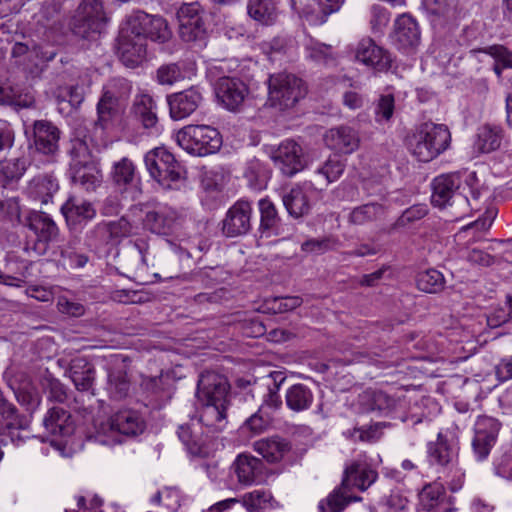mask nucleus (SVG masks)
Returning a JSON list of instances; mask_svg holds the SVG:
<instances>
[{"label":"nucleus","mask_w":512,"mask_h":512,"mask_svg":"<svg viewBox=\"0 0 512 512\" xmlns=\"http://www.w3.org/2000/svg\"><path fill=\"white\" fill-rule=\"evenodd\" d=\"M481 194L479 180L476 172L443 174L432 182L431 203L439 208L457 204L461 206V213L465 214L470 206V198L478 200Z\"/></svg>","instance_id":"nucleus-1"},{"label":"nucleus","mask_w":512,"mask_h":512,"mask_svg":"<svg viewBox=\"0 0 512 512\" xmlns=\"http://www.w3.org/2000/svg\"><path fill=\"white\" fill-rule=\"evenodd\" d=\"M451 144V133L444 124L425 122L409 139V150L421 162H429L445 152Z\"/></svg>","instance_id":"nucleus-2"},{"label":"nucleus","mask_w":512,"mask_h":512,"mask_svg":"<svg viewBox=\"0 0 512 512\" xmlns=\"http://www.w3.org/2000/svg\"><path fill=\"white\" fill-rule=\"evenodd\" d=\"M306 94L305 82L295 74L283 71L268 78V103L278 111L294 108Z\"/></svg>","instance_id":"nucleus-3"},{"label":"nucleus","mask_w":512,"mask_h":512,"mask_svg":"<svg viewBox=\"0 0 512 512\" xmlns=\"http://www.w3.org/2000/svg\"><path fill=\"white\" fill-rule=\"evenodd\" d=\"M177 144L193 156L216 153L222 146L219 131L210 125H187L175 134Z\"/></svg>","instance_id":"nucleus-4"},{"label":"nucleus","mask_w":512,"mask_h":512,"mask_svg":"<svg viewBox=\"0 0 512 512\" xmlns=\"http://www.w3.org/2000/svg\"><path fill=\"white\" fill-rule=\"evenodd\" d=\"M145 423L134 410H122L102 422L97 428L95 439L103 445L120 443V435L135 436L144 431Z\"/></svg>","instance_id":"nucleus-5"},{"label":"nucleus","mask_w":512,"mask_h":512,"mask_svg":"<svg viewBox=\"0 0 512 512\" xmlns=\"http://www.w3.org/2000/svg\"><path fill=\"white\" fill-rule=\"evenodd\" d=\"M150 176L164 189H171L173 184L183 179V169L174 155L163 147H157L144 157Z\"/></svg>","instance_id":"nucleus-6"},{"label":"nucleus","mask_w":512,"mask_h":512,"mask_svg":"<svg viewBox=\"0 0 512 512\" xmlns=\"http://www.w3.org/2000/svg\"><path fill=\"white\" fill-rule=\"evenodd\" d=\"M106 22L102 0H82L72 21L73 33L83 39H94Z\"/></svg>","instance_id":"nucleus-7"},{"label":"nucleus","mask_w":512,"mask_h":512,"mask_svg":"<svg viewBox=\"0 0 512 512\" xmlns=\"http://www.w3.org/2000/svg\"><path fill=\"white\" fill-rule=\"evenodd\" d=\"M131 232V223L125 217H121L114 221L96 224L86 233L85 242L91 249L98 250L110 243L119 242Z\"/></svg>","instance_id":"nucleus-8"},{"label":"nucleus","mask_w":512,"mask_h":512,"mask_svg":"<svg viewBox=\"0 0 512 512\" xmlns=\"http://www.w3.org/2000/svg\"><path fill=\"white\" fill-rule=\"evenodd\" d=\"M127 22L131 25V32L141 36L145 42L151 39L163 43L172 36L167 21L161 16L137 11L127 18Z\"/></svg>","instance_id":"nucleus-9"},{"label":"nucleus","mask_w":512,"mask_h":512,"mask_svg":"<svg viewBox=\"0 0 512 512\" xmlns=\"http://www.w3.org/2000/svg\"><path fill=\"white\" fill-rule=\"evenodd\" d=\"M203 9L198 2L183 4L177 11L179 35L185 42H203L206 27L203 21Z\"/></svg>","instance_id":"nucleus-10"},{"label":"nucleus","mask_w":512,"mask_h":512,"mask_svg":"<svg viewBox=\"0 0 512 512\" xmlns=\"http://www.w3.org/2000/svg\"><path fill=\"white\" fill-rule=\"evenodd\" d=\"M178 437L193 455L206 457L214 451L216 437L194 418L179 427Z\"/></svg>","instance_id":"nucleus-11"},{"label":"nucleus","mask_w":512,"mask_h":512,"mask_svg":"<svg viewBox=\"0 0 512 512\" xmlns=\"http://www.w3.org/2000/svg\"><path fill=\"white\" fill-rule=\"evenodd\" d=\"M109 177L115 188L133 199L141 194V178L134 162L128 157L114 161Z\"/></svg>","instance_id":"nucleus-12"},{"label":"nucleus","mask_w":512,"mask_h":512,"mask_svg":"<svg viewBox=\"0 0 512 512\" xmlns=\"http://www.w3.org/2000/svg\"><path fill=\"white\" fill-rule=\"evenodd\" d=\"M501 423L489 416H479L474 425V437L472 440L473 452L478 460L488 457L495 445Z\"/></svg>","instance_id":"nucleus-13"},{"label":"nucleus","mask_w":512,"mask_h":512,"mask_svg":"<svg viewBox=\"0 0 512 512\" xmlns=\"http://www.w3.org/2000/svg\"><path fill=\"white\" fill-rule=\"evenodd\" d=\"M183 223V216L170 206H158L148 211L144 218V225L151 232L159 235L175 234L181 229Z\"/></svg>","instance_id":"nucleus-14"},{"label":"nucleus","mask_w":512,"mask_h":512,"mask_svg":"<svg viewBox=\"0 0 512 512\" xmlns=\"http://www.w3.org/2000/svg\"><path fill=\"white\" fill-rule=\"evenodd\" d=\"M229 387L223 375L205 372L201 374L198 381L196 396L199 402L227 406Z\"/></svg>","instance_id":"nucleus-15"},{"label":"nucleus","mask_w":512,"mask_h":512,"mask_svg":"<svg viewBox=\"0 0 512 512\" xmlns=\"http://www.w3.org/2000/svg\"><path fill=\"white\" fill-rule=\"evenodd\" d=\"M271 159L286 176L295 175L305 166L303 149L293 140H285L272 150Z\"/></svg>","instance_id":"nucleus-16"},{"label":"nucleus","mask_w":512,"mask_h":512,"mask_svg":"<svg viewBox=\"0 0 512 512\" xmlns=\"http://www.w3.org/2000/svg\"><path fill=\"white\" fill-rule=\"evenodd\" d=\"M118 54L127 67L139 65L146 55V42L141 36L131 32V25L127 21L119 35Z\"/></svg>","instance_id":"nucleus-17"},{"label":"nucleus","mask_w":512,"mask_h":512,"mask_svg":"<svg viewBox=\"0 0 512 512\" xmlns=\"http://www.w3.org/2000/svg\"><path fill=\"white\" fill-rule=\"evenodd\" d=\"M218 101L228 110H237L244 102L248 89L238 78L224 76L218 79L215 87Z\"/></svg>","instance_id":"nucleus-18"},{"label":"nucleus","mask_w":512,"mask_h":512,"mask_svg":"<svg viewBox=\"0 0 512 512\" xmlns=\"http://www.w3.org/2000/svg\"><path fill=\"white\" fill-rule=\"evenodd\" d=\"M252 206L248 201H237L227 212L223 231L229 237L246 234L251 228Z\"/></svg>","instance_id":"nucleus-19"},{"label":"nucleus","mask_w":512,"mask_h":512,"mask_svg":"<svg viewBox=\"0 0 512 512\" xmlns=\"http://www.w3.org/2000/svg\"><path fill=\"white\" fill-rule=\"evenodd\" d=\"M60 130L50 121L33 123V143L37 152L54 156L59 150Z\"/></svg>","instance_id":"nucleus-20"},{"label":"nucleus","mask_w":512,"mask_h":512,"mask_svg":"<svg viewBox=\"0 0 512 512\" xmlns=\"http://www.w3.org/2000/svg\"><path fill=\"white\" fill-rule=\"evenodd\" d=\"M356 59L377 71H387L391 67L389 53L372 39H362L356 49Z\"/></svg>","instance_id":"nucleus-21"},{"label":"nucleus","mask_w":512,"mask_h":512,"mask_svg":"<svg viewBox=\"0 0 512 512\" xmlns=\"http://www.w3.org/2000/svg\"><path fill=\"white\" fill-rule=\"evenodd\" d=\"M72 180L87 191H94L102 183V173L89 159L74 157L71 163Z\"/></svg>","instance_id":"nucleus-22"},{"label":"nucleus","mask_w":512,"mask_h":512,"mask_svg":"<svg viewBox=\"0 0 512 512\" xmlns=\"http://www.w3.org/2000/svg\"><path fill=\"white\" fill-rule=\"evenodd\" d=\"M170 115L174 120H181L191 115L202 101V94L197 88H190L168 97Z\"/></svg>","instance_id":"nucleus-23"},{"label":"nucleus","mask_w":512,"mask_h":512,"mask_svg":"<svg viewBox=\"0 0 512 512\" xmlns=\"http://www.w3.org/2000/svg\"><path fill=\"white\" fill-rule=\"evenodd\" d=\"M377 478V473L364 461L354 460L346 465L342 479V489L350 490L356 487L366 490Z\"/></svg>","instance_id":"nucleus-24"},{"label":"nucleus","mask_w":512,"mask_h":512,"mask_svg":"<svg viewBox=\"0 0 512 512\" xmlns=\"http://www.w3.org/2000/svg\"><path fill=\"white\" fill-rule=\"evenodd\" d=\"M324 141L331 150L349 154L358 148L360 139L353 128L342 125L329 129L324 135Z\"/></svg>","instance_id":"nucleus-25"},{"label":"nucleus","mask_w":512,"mask_h":512,"mask_svg":"<svg viewBox=\"0 0 512 512\" xmlns=\"http://www.w3.org/2000/svg\"><path fill=\"white\" fill-rule=\"evenodd\" d=\"M8 385L13 390L18 402L28 411H35L40 403L41 396L25 374L19 372L8 379Z\"/></svg>","instance_id":"nucleus-26"},{"label":"nucleus","mask_w":512,"mask_h":512,"mask_svg":"<svg viewBox=\"0 0 512 512\" xmlns=\"http://www.w3.org/2000/svg\"><path fill=\"white\" fill-rule=\"evenodd\" d=\"M393 41L400 50L413 49L419 44L420 31L411 16L403 14L396 19Z\"/></svg>","instance_id":"nucleus-27"},{"label":"nucleus","mask_w":512,"mask_h":512,"mask_svg":"<svg viewBox=\"0 0 512 512\" xmlns=\"http://www.w3.org/2000/svg\"><path fill=\"white\" fill-rule=\"evenodd\" d=\"M263 463L260 459L241 454L232 464V470L236 474L238 482L249 486L260 481Z\"/></svg>","instance_id":"nucleus-28"},{"label":"nucleus","mask_w":512,"mask_h":512,"mask_svg":"<svg viewBox=\"0 0 512 512\" xmlns=\"http://www.w3.org/2000/svg\"><path fill=\"white\" fill-rule=\"evenodd\" d=\"M199 417L196 420L201 423L205 429L217 438V435L226 426V405H216L201 402Z\"/></svg>","instance_id":"nucleus-29"},{"label":"nucleus","mask_w":512,"mask_h":512,"mask_svg":"<svg viewBox=\"0 0 512 512\" xmlns=\"http://www.w3.org/2000/svg\"><path fill=\"white\" fill-rule=\"evenodd\" d=\"M57 179L51 174L35 176L28 184L26 193L29 198L47 204L58 191Z\"/></svg>","instance_id":"nucleus-30"},{"label":"nucleus","mask_w":512,"mask_h":512,"mask_svg":"<svg viewBox=\"0 0 512 512\" xmlns=\"http://www.w3.org/2000/svg\"><path fill=\"white\" fill-rule=\"evenodd\" d=\"M28 226L38 236L42 251L46 249L48 242L54 241L58 236L56 223L46 213L32 212L28 217Z\"/></svg>","instance_id":"nucleus-31"},{"label":"nucleus","mask_w":512,"mask_h":512,"mask_svg":"<svg viewBox=\"0 0 512 512\" xmlns=\"http://www.w3.org/2000/svg\"><path fill=\"white\" fill-rule=\"evenodd\" d=\"M43 425L46 431L54 436H68L74 430L71 415L60 407H52L48 410L43 419Z\"/></svg>","instance_id":"nucleus-32"},{"label":"nucleus","mask_w":512,"mask_h":512,"mask_svg":"<svg viewBox=\"0 0 512 512\" xmlns=\"http://www.w3.org/2000/svg\"><path fill=\"white\" fill-rule=\"evenodd\" d=\"M503 139V130L499 126L485 124L478 128L473 144L478 154L490 153L497 150Z\"/></svg>","instance_id":"nucleus-33"},{"label":"nucleus","mask_w":512,"mask_h":512,"mask_svg":"<svg viewBox=\"0 0 512 512\" xmlns=\"http://www.w3.org/2000/svg\"><path fill=\"white\" fill-rule=\"evenodd\" d=\"M61 212L68 224H77L90 221L96 216V209L92 203L70 197L62 206Z\"/></svg>","instance_id":"nucleus-34"},{"label":"nucleus","mask_w":512,"mask_h":512,"mask_svg":"<svg viewBox=\"0 0 512 512\" xmlns=\"http://www.w3.org/2000/svg\"><path fill=\"white\" fill-rule=\"evenodd\" d=\"M254 450L268 462H279L290 450L289 443L278 436L263 438L253 444Z\"/></svg>","instance_id":"nucleus-35"},{"label":"nucleus","mask_w":512,"mask_h":512,"mask_svg":"<svg viewBox=\"0 0 512 512\" xmlns=\"http://www.w3.org/2000/svg\"><path fill=\"white\" fill-rule=\"evenodd\" d=\"M260 231L266 237L278 236L281 234L280 217L275 205L267 198L259 200Z\"/></svg>","instance_id":"nucleus-36"},{"label":"nucleus","mask_w":512,"mask_h":512,"mask_svg":"<svg viewBox=\"0 0 512 512\" xmlns=\"http://www.w3.org/2000/svg\"><path fill=\"white\" fill-rule=\"evenodd\" d=\"M69 375L77 390L89 391L94 382L95 370L85 358L72 360Z\"/></svg>","instance_id":"nucleus-37"},{"label":"nucleus","mask_w":512,"mask_h":512,"mask_svg":"<svg viewBox=\"0 0 512 512\" xmlns=\"http://www.w3.org/2000/svg\"><path fill=\"white\" fill-rule=\"evenodd\" d=\"M387 206L383 203L369 202L353 208L348 215V223L352 225H365L384 217Z\"/></svg>","instance_id":"nucleus-38"},{"label":"nucleus","mask_w":512,"mask_h":512,"mask_svg":"<svg viewBox=\"0 0 512 512\" xmlns=\"http://www.w3.org/2000/svg\"><path fill=\"white\" fill-rule=\"evenodd\" d=\"M305 57L317 64L331 66L335 64L333 47L312 37H306L303 43Z\"/></svg>","instance_id":"nucleus-39"},{"label":"nucleus","mask_w":512,"mask_h":512,"mask_svg":"<svg viewBox=\"0 0 512 512\" xmlns=\"http://www.w3.org/2000/svg\"><path fill=\"white\" fill-rule=\"evenodd\" d=\"M344 0H310L305 11L306 20L312 25H321L327 17L338 11Z\"/></svg>","instance_id":"nucleus-40"},{"label":"nucleus","mask_w":512,"mask_h":512,"mask_svg":"<svg viewBox=\"0 0 512 512\" xmlns=\"http://www.w3.org/2000/svg\"><path fill=\"white\" fill-rule=\"evenodd\" d=\"M157 106L153 98L148 94H140L135 97L133 113L145 128H153L158 122Z\"/></svg>","instance_id":"nucleus-41"},{"label":"nucleus","mask_w":512,"mask_h":512,"mask_svg":"<svg viewBox=\"0 0 512 512\" xmlns=\"http://www.w3.org/2000/svg\"><path fill=\"white\" fill-rule=\"evenodd\" d=\"M282 201L287 212L294 218H300L310 210L308 197L300 186H295L284 193Z\"/></svg>","instance_id":"nucleus-42"},{"label":"nucleus","mask_w":512,"mask_h":512,"mask_svg":"<svg viewBox=\"0 0 512 512\" xmlns=\"http://www.w3.org/2000/svg\"><path fill=\"white\" fill-rule=\"evenodd\" d=\"M313 393L311 389L304 384H294L285 395L286 405L294 412H301L310 408L313 403Z\"/></svg>","instance_id":"nucleus-43"},{"label":"nucleus","mask_w":512,"mask_h":512,"mask_svg":"<svg viewBox=\"0 0 512 512\" xmlns=\"http://www.w3.org/2000/svg\"><path fill=\"white\" fill-rule=\"evenodd\" d=\"M247 11L251 18L264 25H272L277 19V8L273 0H248Z\"/></svg>","instance_id":"nucleus-44"},{"label":"nucleus","mask_w":512,"mask_h":512,"mask_svg":"<svg viewBox=\"0 0 512 512\" xmlns=\"http://www.w3.org/2000/svg\"><path fill=\"white\" fill-rule=\"evenodd\" d=\"M124 105L101 96L97 103V120L95 126L100 129H107L112 122L121 114Z\"/></svg>","instance_id":"nucleus-45"},{"label":"nucleus","mask_w":512,"mask_h":512,"mask_svg":"<svg viewBox=\"0 0 512 512\" xmlns=\"http://www.w3.org/2000/svg\"><path fill=\"white\" fill-rule=\"evenodd\" d=\"M445 488L440 483L426 485L419 493V504L425 511H433L444 505Z\"/></svg>","instance_id":"nucleus-46"},{"label":"nucleus","mask_w":512,"mask_h":512,"mask_svg":"<svg viewBox=\"0 0 512 512\" xmlns=\"http://www.w3.org/2000/svg\"><path fill=\"white\" fill-rule=\"evenodd\" d=\"M270 377L273 379V387H268V393L264 396L259 410H261V413H266L273 417L274 412L282 406V399L278 390L280 384L284 381V377L281 372H273L270 374Z\"/></svg>","instance_id":"nucleus-47"},{"label":"nucleus","mask_w":512,"mask_h":512,"mask_svg":"<svg viewBox=\"0 0 512 512\" xmlns=\"http://www.w3.org/2000/svg\"><path fill=\"white\" fill-rule=\"evenodd\" d=\"M349 490L342 489V484L335 489L329 496L320 501L318 505L319 512H341L351 501L360 500L359 497H350Z\"/></svg>","instance_id":"nucleus-48"},{"label":"nucleus","mask_w":512,"mask_h":512,"mask_svg":"<svg viewBox=\"0 0 512 512\" xmlns=\"http://www.w3.org/2000/svg\"><path fill=\"white\" fill-rule=\"evenodd\" d=\"M416 285L423 292L439 293L445 287V279L440 271L428 269L417 274Z\"/></svg>","instance_id":"nucleus-49"},{"label":"nucleus","mask_w":512,"mask_h":512,"mask_svg":"<svg viewBox=\"0 0 512 512\" xmlns=\"http://www.w3.org/2000/svg\"><path fill=\"white\" fill-rule=\"evenodd\" d=\"M131 83L125 78H113L109 80L102 89V95L106 98L125 105L126 100L131 94Z\"/></svg>","instance_id":"nucleus-50"},{"label":"nucleus","mask_w":512,"mask_h":512,"mask_svg":"<svg viewBox=\"0 0 512 512\" xmlns=\"http://www.w3.org/2000/svg\"><path fill=\"white\" fill-rule=\"evenodd\" d=\"M429 457L432 463L441 466H448L450 464L453 466L457 453L439 435L437 442L429 446Z\"/></svg>","instance_id":"nucleus-51"},{"label":"nucleus","mask_w":512,"mask_h":512,"mask_svg":"<svg viewBox=\"0 0 512 512\" xmlns=\"http://www.w3.org/2000/svg\"><path fill=\"white\" fill-rule=\"evenodd\" d=\"M0 416L8 430H22L28 427L27 420L17 413L16 407L0 396Z\"/></svg>","instance_id":"nucleus-52"},{"label":"nucleus","mask_w":512,"mask_h":512,"mask_svg":"<svg viewBox=\"0 0 512 512\" xmlns=\"http://www.w3.org/2000/svg\"><path fill=\"white\" fill-rule=\"evenodd\" d=\"M244 176L255 188H262L270 178V170L259 160L253 159L247 163Z\"/></svg>","instance_id":"nucleus-53"},{"label":"nucleus","mask_w":512,"mask_h":512,"mask_svg":"<svg viewBox=\"0 0 512 512\" xmlns=\"http://www.w3.org/2000/svg\"><path fill=\"white\" fill-rule=\"evenodd\" d=\"M339 240L334 236L310 238L301 244V251L309 254L321 255L338 247Z\"/></svg>","instance_id":"nucleus-54"},{"label":"nucleus","mask_w":512,"mask_h":512,"mask_svg":"<svg viewBox=\"0 0 512 512\" xmlns=\"http://www.w3.org/2000/svg\"><path fill=\"white\" fill-rule=\"evenodd\" d=\"M130 388V382L125 371L113 370L108 374V389L112 396L117 399L125 397Z\"/></svg>","instance_id":"nucleus-55"},{"label":"nucleus","mask_w":512,"mask_h":512,"mask_svg":"<svg viewBox=\"0 0 512 512\" xmlns=\"http://www.w3.org/2000/svg\"><path fill=\"white\" fill-rule=\"evenodd\" d=\"M345 169V163L336 155L329 157L317 170V174L323 176L326 184L340 178Z\"/></svg>","instance_id":"nucleus-56"},{"label":"nucleus","mask_w":512,"mask_h":512,"mask_svg":"<svg viewBox=\"0 0 512 512\" xmlns=\"http://www.w3.org/2000/svg\"><path fill=\"white\" fill-rule=\"evenodd\" d=\"M25 162L21 159H15L7 162L0 169V185L7 187L10 183L20 179L25 172Z\"/></svg>","instance_id":"nucleus-57"},{"label":"nucleus","mask_w":512,"mask_h":512,"mask_svg":"<svg viewBox=\"0 0 512 512\" xmlns=\"http://www.w3.org/2000/svg\"><path fill=\"white\" fill-rule=\"evenodd\" d=\"M271 498L272 496L268 491L254 490L245 494L242 498V502L249 512H262Z\"/></svg>","instance_id":"nucleus-58"},{"label":"nucleus","mask_w":512,"mask_h":512,"mask_svg":"<svg viewBox=\"0 0 512 512\" xmlns=\"http://www.w3.org/2000/svg\"><path fill=\"white\" fill-rule=\"evenodd\" d=\"M302 302L298 296L274 297L266 301V306L273 313H285L299 307Z\"/></svg>","instance_id":"nucleus-59"},{"label":"nucleus","mask_w":512,"mask_h":512,"mask_svg":"<svg viewBox=\"0 0 512 512\" xmlns=\"http://www.w3.org/2000/svg\"><path fill=\"white\" fill-rule=\"evenodd\" d=\"M184 77L185 74L177 63L162 65L157 70V80L162 85H173Z\"/></svg>","instance_id":"nucleus-60"},{"label":"nucleus","mask_w":512,"mask_h":512,"mask_svg":"<svg viewBox=\"0 0 512 512\" xmlns=\"http://www.w3.org/2000/svg\"><path fill=\"white\" fill-rule=\"evenodd\" d=\"M371 410L386 411L395 407V400L387 393L380 390L366 392Z\"/></svg>","instance_id":"nucleus-61"},{"label":"nucleus","mask_w":512,"mask_h":512,"mask_svg":"<svg viewBox=\"0 0 512 512\" xmlns=\"http://www.w3.org/2000/svg\"><path fill=\"white\" fill-rule=\"evenodd\" d=\"M43 386L48 391L50 400L64 403L68 399L67 390L58 379L49 375L44 378Z\"/></svg>","instance_id":"nucleus-62"},{"label":"nucleus","mask_w":512,"mask_h":512,"mask_svg":"<svg viewBox=\"0 0 512 512\" xmlns=\"http://www.w3.org/2000/svg\"><path fill=\"white\" fill-rule=\"evenodd\" d=\"M394 97L391 94L381 95L375 107L377 122L389 121L394 112Z\"/></svg>","instance_id":"nucleus-63"},{"label":"nucleus","mask_w":512,"mask_h":512,"mask_svg":"<svg viewBox=\"0 0 512 512\" xmlns=\"http://www.w3.org/2000/svg\"><path fill=\"white\" fill-rule=\"evenodd\" d=\"M472 52H484L500 63L503 68H512V52L502 45H493L483 50H473Z\"/></svg>","instance_id":"nucleus-64"}]
</instances>
